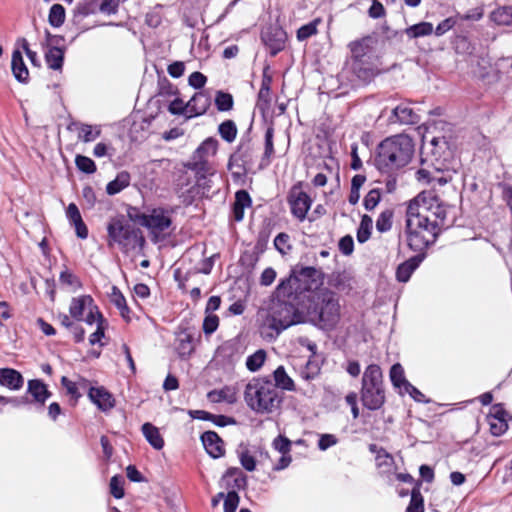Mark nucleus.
Wrapping results in <instances>:
<instances>
[{
	"label": "nucleus",
	"mask_w": 512,
	"mask_h": 512,
	"mask_svg": "<svg viewBox=\"0 0 512 512\" xmlns=\"http://www.w3.org/2000/svg\"><path fill=\"white\" fill-rule=\"evenodd\" d=\"M218 133L223 140L232 143L237 137L238 129L233 120H225L218 126Z\"/></svg>",
	"instance_id": "473e14b6"
},
{
	"label": "nucleus",
	"mask_w": 512,
	"mask_h": 512,
	"mask_svg": "<svg viewBox=\"0 0 512 512\" xmlns=\"http://www.w3.org/2000/svg\"><path fill=\"white\" fill-rule=\"evenodd\" d=\"M210 104L211 99L206 92L200 91L195 93L193 97L187 102V118L197 117L205 114L210 107Z\"/></svg>",
	"instance_id": "2eb2a0df"
},
{
	"label": "nucleus",
	"mask_w": 512,
	"mask_h": 512,
	"mask_svg": "<svg viewBox=\"0 0 512 512\" xmlns=\"http://www.w3.org/2000/svg\"><path fill=\"white\" fill-rule=\"evenodd\" d=\"M106 326H107L106 320L100 318V322L98 323L96 330L89 337V342L91 345L100 343L101 338L104 336V331H105Z\"/></svg>",
	"instance_id": "e2e57ef3"
},
{
	"label": "nucleus",
	"mask_w": 512,
	"mask_h": 512,
	"mask_svg": "<svg viewBox=\"0 0 512 512\" xmlns=\"http://www.w3.org/2000/svg\"><path fill=\"white\" fill-rule=\"evenodd\" d=\"M406 512H424L423 497L418 489H413Z\"/></svg>",
	"instance_id": "a18cd8bd"
},
{
	"label": "nucleus",
	"mask_w": 512,
	"mask_h": 512,
	"mask_svg": "<svg viewBox=\"0 0 512 512\" xmlns=\"http://www.w3.org/2000/svg\"><path fill=\"white\" fill-rule=\"evenodd\" d=\"M75 164L77 168L84 173L92 174L96 171V165L89 157L77 155L75 158Z\"/></svg>",
	"instance_id": "49530a36"
},
{
	"label": "nucleus",
	"mask_w": 512,
	"mask_h": 512,
	"mask_svg": "<svg viewBox=\"0 0 512 512\" xmlns=\"http://www.w3.org/2000/svg\"><path fill=\"white\" fill-rule=\"evenodd\" d=\"M66 216L70 223L75 226L76 234L79 238L85 239L88 236V229L82 220L80 211L74 203H70L66 210Z\"/></svg>",
	"instance_id": "b1692460"
},
{
	"label": "nucleus",
	"mask_w": 512,
	"mask_h": 512,
	"mask_svg": "<svg viewBox=\"0 0 512 512\" xmlns=\"http://www.w3.org/2000/svg\"><path fill=\"white\" fill-rule=\"evenodd\" d=\"M175 349L180 357L190 356L195 349V340L187 330H181L176 334Z\"/></svg>",
	"instance_id": "a211bd4d"
},
{
	"label": "nucleus",
	"mask_w": 512,
	"mask_h": 512,
	"mask_svg": "<svg viewBox=\"0 0 512 512\" xmlns=\"http://www.w3.org/2000/svg\"><path fill=\"white\" fill-rule=\"evenodd\" d=\"M202 443L207 453L213 458L224 455L225 449L222 439L214 431H207L201 436Z\"/></svg>",
	"instance_id": "dca6fc26"
},
{
	"label": "nucleus",
	"mask_w": 512,
	"mask_h": 512,
	"mask_svg": "<svg viewBox=\"0 0 512 512\" xmlns=\"http://www.w3.org/2000/svg\"><path fill=\"white\" fill-rule=\"evenodd\" d=\"M361 401L369 410L379 409L385 401L382 371L376 364L369 365L363 373Z\"/></svg>",
	"instance_id": "0eeeda50"
},
{
	"label": "nucleus",
	"mask_w": 512,
	"mask_h": 512,
	"mask_svg": "<svg viewBox=\"0 0 512 512\" xmlns=\"http://www.w3.org/2000/svg\"><path fill=\"white\" fill-rule=\"evenodd\" d=\"M317 23L318 21H313L301 26L297 31V39L299 41H304L315 35L317 33Z\"/></svg>",
	"instance_id": "09e8293b"
},
{
	"label": "nucleus",
	"mask_w": 512,
	"mask_h": 512,
	"mask_svg": "<svg viewBox=\"0 0 512 512\" xmlns=\"http://www.w3.org/2000/svg\"><path fill=\"white\" fill-rule=\"evenodd\" d=\"M380 201V192L377 189H372L364 198V206L367 210L374 209Z\"/></svg>",
	"instance_id": "052dcab7"
},
{
	"label": "nucleus",
	"mask_w": 512,
	"mask_h": 512,
	"mask_svg": "<svg viewBox=\"0 0 512 512\" xmlns=\"http://www.w3.org/2000/svg\"><path fill=\"white\" fill-rule=\"evenodd\" d=\"M390 121L393 123L399 122L400 124L412 125L418 123L420 117L409 104L402 103L393 109Z\"/></svg>",
	"instance_id": "f3484780"
},
{
	"label": "nucleus",
	"mask_w": 512,
	"mask_h": 512,
	"mask_svg": "<svg viewBox=\"0 0 512 512\" xmlns=\"http://www.w3.org/2000/svg\"><path fill=\"white\" fill-rule=\"evenodd\" d=\"M390 379L394 386L396 387H405L406 383H409L404 376V369L403 367L397 363L394 364L390 369Z\"/></svg>",
	"instance_id": "ea45409f"
},
{
	"label": "nucleus",
	"mask_w": 512,
	"mask_h": 512,
	"mask_svg": "<svg viewBox=\"0 0 512 512\" xmlns=\"http://www.w3.org/2000/svg\"><path fill=\"white\" fill-rule=\"evenodd\" d=\"M417 262L414 259L400 264L396 271L397 280L400 282H407L413 271L417 268Z\"/></svg>",
	"instance_id": "c9c22d12"
},
{
	"label": "nucleus",
	"mask_w": 512,
	"mask_h": 512,
	"mask_svg": "<svg viewBox=\"0 0 512 512\" xmlns=\"http://www.w3.org/2000/svg\"><path fill=\"white\" fill-rule=\"evenodd\" d=\"M129 217L146 227L153 236V241L157 242L165 236V232L170 228L172 219L170 213L162 208L153 209L149 214L133 215L129 213Z\"/></svg>",
	"instance_id": "9d476101"
},
{
	"label": "nucleus",
	"mask_w": 512,
	"mask_h": 512,
	"mask_svg": "<svg viewBox=\"0 0 512 512\" xmlns=\"http://www.w3.org/2000/svg\"><path fill=\"white\" fill-rule=\"evenodd\" d=\"M299 305L293 300L277 297L269 309V326L279 334L292 325L302 323L303 313Z\"/></svg>",
	"instance_id": "423d86ee"
},
{
	"label": "nucleus",
	"mask_w": 512,
	"mask_h": 512,
	"mask_svg": "<svg viewBox=\"0 0 512 512\" xmlns=\"http://www.w3.org/2000/svg\"><path fill=\"white\" fill-rule=\"evenodd\" d=\"M266 353L264 350H258L254 354L250 355L246 360V366L248 370L255 372L261 368L264 364Z\"/></svg>",
	"instance_id": "a19ab883"
},
{
	"label": "nucleus",
	"mask_w": 512,
	"mask_h": 512,
	"mask_svg": "<svg viewBox=\"0 0 512 512\" xmlns=\"http://www.w3.org/2000/svg\"><path fill=\"white\" fill-rule=\"evenodd\" d=\"M110 493L117 499L124 497L123 479L119 476H113L110 480Z\"/></svg>",
	"instance_id": "3c124183"
},
{
	"label": "nucleus",
	"mask_w": 512,
	"mask_h": 512,
	"mask_svg": "<svg viewBox=\"0 0 512 512\" xmlns=\"http://www.w3.org/2000/svg\"><path fill=\"white\" fill-rule=\"evenodd\" d=\"M354 242L353 238L349 235L344 236L339 241V249L345 255H350L353 252Z\"/></svg>",
	"instance_id": "774afa93"
},
{
	"label": "nucleus",
	"mask_w": 512,
	"mask_h": 512,
	"mask_svg": "<svg viewBox=\"0 0 512 512\" xmlns=\"http://www.w3.org/2000/svg\"><path fill=\"white\" fill-rule=\"evenodd\" d=\"M206 81V76L203 75L201 72L197 71L193 72L188 79L189 85L196 89L202 88L205 85Z\"/></svg>",
	"instance_id": "69168bd1"
},
{
	"label": "nucleus",
	"mask_w": 512,
	"mask_h": 512,
	"mask_svg": "<svg viewBox=\"0 0 512 512\" xmlns=\"http://www.w3.org/2000/svg\"><path fill=\"white\" fill-rule=\"evenodd\" d=\"M45 58L49 68L60 70L63 65L64 51L58 47H51L46 52Z\"/></svg>",
	"instance_id": "7c9ffc66"
},
{
	"label": "nucleus",
	"mask_w": 512,
	"mask_h": 512,
	"mask_svg": "<svg viewBox=\"0 0 512 512\" xmlns=\"http://www.w3.org/2000/svg\"><path fill=\"white\" fill-rule=\"evenodd\" d=\"M109 244L117 243L122 248H134L136 245L142 247L145 243L144 237L138 229L127 223L123 217L111 219L107 226Z\"/></svg>",
	"instance_id": "6e6552de"
},
{
	"label": "nucleus",
	"mask_w": 512,
	"mask_h": 512,
	"mask_svg": "<svg viewBox=\"0 0 512 512\" xmlns=\"http://www.w3.org/2000/svg\"><path fill=\"white\" fill-rule=\"evenodd\" d=\"M244 400L258 414H272L280 409L282 393L267 378H253L245 386Z\"/></svg>",
	"instance_id": "f257e3e1"
},
{
	"label": "nucleus",
	"mask_w": 512,
	"mask_h": 512,
	"mask_svg": "<svg viewBox=\"0 0 512 512\" xmlns=\"http://www.w3.org/2000/svg\"><path fill=\"white\" fill-rule=\"evenodd\" d=\"M168 111L173 115H188V106L187 103H184L182 99L176 98L170 103Z\"/></svg>",
	"instance_id": "6e6d98bb"
},
{
	"label": "nucleus",
	"mask_w": 512,
	"mask_h": 512,
	"mask_svg": "<svg viewBox=\"0 0 512 512\" xmlns=\"http://www.w3.org/2000/svg\"><path fill=\"white\" fill-rule=\"evenodd\" d=\"M167 71L171 77L179 78L184 74L185 65L181 61H176L168 66Z\"/></svg>",
	"instance_id": "338daca9"
},
{
	"label": "nucleus",
	"mask_w": 512,
	"mask_h": 512,
	"mask_svg": "<svg viewBox=\"0 0 512 512\" xmlns=\"http://www.w3.org/2000/svg\"><path fill=\"white\" fill-rule=\"evenodd\" d=\"M261 39L270 54L275 56L285 48L287 34L281 27L270 26L262 32Z\"/></svg>",
	"instance_id": "f8f14e48"
},
{
	"label": "nucleus",
	"mask_w": 512,
	"mask_h": 512,
	"mask_svg": "<svg viewBox=\"0 0 512 512\" xmlns=\"http://www.w3.org/2000/svg\"><path fill=\"white\" fill-rule=\"evenodd\" d=\"M372 226V218L368 215H363L357 231V240L360 243H364L370 238Z\"/></svg>",
	"instance_id": "e433bc0d"
},
{
	"label": "nucleus",
	"mask_w": 512,
	"mask_h": 512,
	"mask_svg": "<svg viewBox=\"0 0 512 512\" xmlns=\"http://www.w3.org/2000/svg\"><path fill=\"white\" fill-rule=\"evenodd\" d=\"M274 381L276 388H281L283 390L292 391L294 390V382L288 376L283 366H279L273 373Z\"/></svg>",
	"instance_id": "2f4dec72"
},
{
	"label": "nucleus",
	"mask_w": 512,
	"mask_h": 512,
	"mask_svg": "<svg viewBox=\"0 0 512 512\" xmlns=\"http://www.w3.org/2000/svg\"><path fill=\"white\" fill-rule=\"evenodd\" d=\"M141 430L145 439L154 449L161 450L163 448L164 439L156 426L147 422L142 425Z\"/></svg>",
	"instance_id": "a878e982"
},
{
	"label": "nucleus",
	"mask_w": 512,
	"mask_h": 512,
	"mask_svg": "<svg viewBox=\"0 0 512 512\" xmlns=\"http://www.w3.org/2000/svg\"><path fill=\"white\" fill-rule=\"evenodd\" d=\"M413 205L415 211L418 210L421 214H429V222L437 224V231L445 224L447 210L444 205L439 202L437 196L432 192H421L413 200L409 202Z\"/></svg>",
	"instance_id": "9b49d317"
},
{
	"label": "nucleus",
	"mask_w": 512,
	"mask_h": 512,
	"mask_svg": "<svg viewBox=\"0 0 512 512\" xmlns=\"http://www.w3.org/2000/svg\"><path fill=\"white\" fill-rule=\"evenodd\" d=\"M27 392L33 397V400L43 406L46 400L51 396L47 386L39 379L28 381Z\"/></svg>",
	"instance_id": "393cba45"
},
{
	"label": "nucleus",
	"mask_w": 512,
	"mask_h": 512,
	"mask_svg": "<svg viewBox=\"0 0 512 512\" xmlns=\"http://www.w3.org/2000/svg\"><path fill=\"white\" fill-rule=\"evenodd\" d=\"M24 378L20 372L12 368L0 369V385L10 390H20L23 387Z\"/></svg>",
	"instance_id": "aec40b11"
},
{
	"label": "nucleus",
	"mask_w": 512,
	"mask_h": 512,
	"mask_svg": "<svg viewBox=\"0 0 512 512\" xmlns=\"http://www.w3.org/2000/svg\"><path fill=\"white\" fill-rule=\"evenodd\" d=\"M94 305V301L89 295H82L79 297H74L71 300L69 306V313L71 317L74 319L81 321L84 316V312L90 310Z\"/></svg>",
	"instance_id": "412c9836"
},
{
	"label": "nucleus",
	"mask_w": 512,
	"mask_h": 512,
	"mask_svg": "<svg viewBox=\"0 0 512 512\" xmlns=\"http://www.w3.org/2000/svg\"><path fill=\"white\" fill-rule=\"evenodd\" d=\"M274 245L281 254H286L290 249L289 236L285 233L278 234L274 239Z\"/></svg>",
	"instance_id": "680f3d73"
},
{
	"label": "nucleus",
	"mask_w": 512,
	"mask_h": 512,
	"mask_svg": "<svg viewBox=\"0 0 512 512\" xmlns=\"http://www.w3.org/2000/svg\"><path fill=\"white\" fill-rule=\"evenodd\" d=\"M110 300L116 306V308L120 311L121 316L125 320L129 321L130 320V318H129L130 310L126 304V299L116 286L112 287V292L110 294Z\"/></svg>",
	"instance_id": "c756f323"
},
{
	"label": "nucleus",
	"mask_w": 512,
	"mask_h": 512,
	"mask_svg": "<svg viewBox=\"0 0 512 512\" xmlns=\"http://www.w3.org/2000/svg\"><path fill=\"white\" fill-rule=\"evenodd\" d=\"M228 391H229L228 389H223V390H219V391H217V390L211 391L208 393V398L212 402H220V401L226 400L229 403H232V402H234L235 398H234L233 394L228 396L227 395Z\"/></svg>",
	"instance_id": "bf43d9fd"
},
{
	"label": "nucleus",
	"mask_w": 512,
	"mask_h": 512,
	"mask_svg": "<svg viewBox=\"0 0 512 512\" xmlns=\"http://www.w3.org/2000/svg\"><path fill=\"white\" fill-rule=\"evenodd\" d=\"M215 105L220 112L232 110L234 105L233 96L230 93L217 91L215 96Z\"/></svg>",
	"instance_id": "f704fd0d"
},
{
	"label": "nucleus",
	"mask_w": 512,
	"mask_h": 512,
	"mask_svg": "<svg viewBox=\"0 0 512 512\" xmlns=\"http://www.w3.org/2000/svg\"><path fill=\"white\" fill-rule=\"evenodd\" d=\"M100 318L104 319L102 314L99 312L98 307L96 305H93L90 310H88V313L86 317L83 316V319L88 325L95 324L96 326L100 322Z\"/></svg>",
	"instance_id": "0e129e2a"
},
{
	"label": "nucleus",
	"mask_w": 512,
	"mask_h": 512,
	"mask_svg": "<svg viewBox=\"0 0 512 512\" xmlns=\"http://www.w3.org/2000/svg\"><path fill=\"white\" fill-rule=\"evenodd\" d=\"M392 217H393L392 211H390V210L383 211L379 215V217L376 221L377 230L381 233L389 231L392 227Z\"/></svg>",
	"instance_id": "de8ad7c7"
},
{
	"label": "nucleus",
	"mask_w": 512,
	"mask_h": 512,
	"mask_svg": "<svg viewBox=\"0 0 512 512\" xmlns=\"http://www.w3.org/2000/svg\"><path fill=\"white\" fill-rule=\"evenodd\" d=\"M219 326V318L215 314H206L203 321V331L205 334H212Z\"/></svg>",
	"instance_id": "603ef678"
},
{
	"label": "nucleus",
	"mask_w": 512,
	"mask_h": 512,
	"mask_svg": "<svg viewBox=\"0 0 512 512\" xmlns=\"http://www.w3.org/2000/svg\"><path fill=\"white\" fill-rule=\"evenodd\" d=\"M317 275L318 271L314 267L294 269L291 275L277 286L276 297L287 298L297 304H302L305 299L311 302L313 296L311 291L318 285Z\"/></svg>",
	"instance_id": "20e7f679"
},
{
	"label": "nucleus",
	"mask_w": 512,
	"mask_h": 512,
	"mask_svg": "<svg viewBox=\"0 0 512 512\" xmlns=\"http://www.w3.org/2000/svg\"><path fill=\"white\" fill-rule=\"evenodd\" d=\"M273 447L281 454H289L291 441L284 436H278L273 440Z\"/></svg>",
	"instance_id": "4d7b16f0"
},
{
	"label": "nucleus",
	"mask_w": 512,
	"mask_h": 512,
	"mask_svg": "<svg viewBox=\"0 0 512 512\" xmlns=\"http://www.w3.org/2000/svg\"><path fill=\"white\" fill-rule=\"evenodd\" d=\"M414 145L410 137L396 135L382 141L378 147L376 163L379 170L390 172L407 165L413 155Z\"/></svg>",
	"instance_id": "7ed1b4c3"
},
{
	"label": "nucleus",
	"mask_w": 512,
	"mask_h": 512,
	"mask_svg": "<svg viewBox=\"0 0 512 512\" xmlns=\"http://www.w3.org/2000/svg\"><path fill=\"white\" fill-rule=\"evenodd\" d=\"M239 459L241 465L247 470V471H254L256 468V460L255 458L250 454L248 450H243L239 453Z\"/></svg>",
	"instance_id": "5fc2aeb1"
},
{
	"label": "nucleus",
	"mask_w": 512,
	"mask_h": 512,
	"mask_svg": "<svg viewBox=\"0 0 512 512\" xmlns=\"http://www.w3.org/2000/svg\"><path fill=\"white\" fill-rule=\"evenodd\" d=\"M369 450L376 454V465L383 468L384 471H389L394 464V458L384 448L378 447L376 444H371Z\"/></svg>",
	"instance_id": "cd10ccee"
},
{
	"label": "nucleus",
	"mask_w": 512,
	"mask_h": 512,
	"mask_svg": "<svg viewBox=\"0 0 512 512\" xmlns=\"http://www.w3.org/2000/svg\"><path fill=\"white\" fill-rule=\"evenodd\" d=\"M130 184V174L126 171L120 172L116 178L106 186V192L109 195H115Z\"/></svg>",
	"instance_id": "c85d7f7f"
},
{
	"label": "nucleus",
	"mask_w": 512,
	"mask_h": 512,
	"mask_svg": "<svg viewBox=\"0 0 512 512\" xmlns=\"http://www.w3.org/2000/svg\"><path fill=\"white\" fill-rule=\"evenodd\" d=\"M100 135V129L91 125L83 124L80 127L78 137L84 142H91L98 138Z\"/></svg>",
	"instance_id": "c03bdc74"
},
{
	"label": "nucleus",
	"mask_w": 512,
	"mask_h": 512,
	"mask_svg": "<svg viewBox=\"0 0 512 512\" xmlns=\"http://www.w3.org/2000/svg\"><path fill=\"white\" fill-rule=\"evenodd\" d=\"M88 396L90 400L103 411H107L114 406L112 395L102 387H91Z\"/></svg>",
	"instance_id": "6ab92c4d"
},
{
	"label": "nucleus",
	"mask_w": 512,
	"mask_h": 512,
	"mask_svg": "<svg viewBox=\"0 0 512 512\" xmlns=\"http://www.w3.org/2000/svg\"><path fill=\"white\" fill-rule=\"evenodd\" d=\"M11 70L15 79L23 84L29 81V71L24 63L22 53L19 50H14L11 60Z\"/></svg>",
	"instance_id": "4be33fe9"
},
{
	"label": "nucleus",
	"mask_w": 512,
	"mask_h": 512,
	"mask_svg": "<svg viewBox=\"0 0 512 512\" xmlns=\"http://www.w3.org/2000/svg\"><path fill=\"white\" fill-rule=\"evenodd\" d=\"M310 197L300 189L294 187L289 195V204L292 214L303 221L306 218L307 212L311 207Z\"/></svg>",
	"instance_id": "ddd939ff"
},
{
	"label": "nucleus",
	"mask_w": 512,
	"mask_h": 512,
	"mask_svg": "<svg viewBox=\"0 0 512 512\" xmlns=\"http://www.w3.org/2000/svg\"><path fill=\"white\" fill-rule=\"evenodd\" d=\"M319 367L308 361L305 368H303L301 371H300V376L301 378H303L304 380H312V379H315L317 377V375L319 374Z\"/></svg>",
	"instance_id": "13d9d810"
},
{
	"label": "nucleus",
	"mask_w": 512,
	"mask_h": 512,
	"mask_svg": "<svg viewBox=\"0 0 512 512\" xmlns=\"http://www.w3.org/2000/svg\"><path fill=\"white\" fill-rule=\"evenodd\" d=\"M307 314L310 321L318 328L327 331L334 329L341 318L338 295L328 289L314 292L307 307Z\"/></svg>",
	"instance_id": "f03ea898"
},
{
	"label": "nucleus",
	"mask_w": 512,
	"mask_h": 512,
	"mask_svg": "<svg viewBox=\"0 0 512 512\" xmlns=\"http://www.w3.org/2000/svg\"><path fill=\"white\" fill-rule=\"evenodd\" d=\"M273 128L269 127L265 133V151L262 157V166H267L270 163V159L274 154V145H273Z\"/></svg>",
	"instance_id": "58836bf2"
},
{
	"label": "nucleus",
	"mask_w": 512,
	"mask_h": 512,
	"mask_svg": "<svg viewBox=\"0 0 512 512\" xmlns=\"http://www.w3.org/2000/svg\"><path fill=\"white\" fill-rule=\"evenodd\" d=\"M218 149V141L215 138L209 137L204 140L201 145L193 153V159L208 160L213 157Z\"/></svg>",
	"instance_id": "bb28decb"
},
{
	"label": "nucleus",
	"mask_w": 512,
	"mask_h": 512,
	"mask_svg": "<svg viewBox=\"0 0 512 512\" xmlns=\"http://www.w3.org/2000/svg\"><path fill=\"white\" fill-rule=\"evenodd\" d=\"M239 500V496L235 491L228 492L224 499V512H236Z\"/></svg>",
	"instance_id": "864d4df0"
},
{
	"label": "nucleus",
	"mask_w": 512,
	"mask_h": 512,
	"mask_svg": "<svg viewBox=\"0 0 512 512\" xmlns=\"http://www.w3.org/2000/svg\"><path fill=\"white\" fill-rule=\"evenodd\" d=\"M250 151L251 147L249 143L247 145L241 143L238 151L230 156L227 167L235 179L241 178L243 176V164L246 162L245 158L249 156Z\"/></svg>",
	"instance_id": "4468645a"
},
{
	"label": "nucleus",
	"mask_w": 512,
	"mask_h": 512,
	"mask_svg": "<svg viewBox=\"0 0 512 512\" xmlns=\"http://www.w3.org/2000/svg\"><path fill=\"white\" fill-rule=\"evenodd\" d=\"M374 43L373 37L366 36L349 44L353 59V71L362 80H369L376 74L375 69L371 65L366 66L368 64L366 58H369Z\"/></svg>",
	"instance_id": "1a4fd4ad"
},
{
	"label": "nucleus",
	"mask_w": 512,
	"mask_h": 512,
	"mask_svg": "<svg viewBox=\"0 0 512 512\" xmlns=\"http://www.w3.org/2000/svg\"><path fill=\"white\" fill-rule=\"evenodd\" d=\"M186 167L195 172L199 186L203 184L202 181L206 180L207 175L214 174V169L208 160L191 158Z\"/></svg>",
	"instance_id": "5701e85b"
},
{
	"label": "nucleus",
	"mask_w": 512,
	"mask_h": 512,
	"mask_svg": "<svg viewBox=\"0 0 512 512\" xmlns=\"http://www.w3.org/2000/svg\"><path fill=\"white\" fill-rule=\"evenodd\" d=\"M430 215L415 211L413 205L407 207L406 212V237L408 246L413 251H422L428 245L434 243L439 231L437 224L429 222Z\"/></svg>",
	"instance_id": "39448f33"
},
{
	"label": "nucleus",
	"mask_w": 512,
	"mask_h": 512,
	"mask_svg": "<svg viewBox=\"0 0 512 512\" xmlns=\"http://www.w3.org/2000/svg\"><path fill=\"white\" fill-rule=\"evenodd\" d=\"M487 420L490 426V432L494 436H500L508 429V423L506 420L495 417H487Z\"/></svg>",
	"instance_id": "79ce46f5"
},
{
	"label": "nucleus",
	"mask_w": 512,
	"mask_h": 512,
	"mask_svg": "<svg viewBox=\"0 0 512 512\" xmlns=\"http://www.w3.org/2000/svg\"><path fill=\"white\" fill-rule=\"evenodd\" d=\"M433 32V25L429 22H420L405 29L409 38L428 36Z\"/></svg>",
	"instance_id": "72a5a7b5"
},
{
	"label": "nucleus",
	"mask_w": 512,
	"mask_h": 512,
	"mask_svg": "<svg viewBox=\"0 0 512 512\" xmlns=\"http://www.w3.org/2000/svg\"><path fill=\"white\" fill-rule=\"evenodd\" d=\"M493 19L500 25L512 24V7L499 8L493 12Z\"/></svg>",
	"instance_id": "37998d69"
},
{
	"label": "nucleus",
	"mask_w": 512,
	"mask_h": 512,
	"mask_svg": "<svg viewBox=\"0 0 512 512\" xmlns=\"http://www.w3.org/2000/svg\"><path fill=\"white\" fill-rule=\"evenodd\" d=\"M48 20L53 27L61 26L65 21V9L61 4H54L50 8Z\"/></svg>",
	"instance_id": "4c0bfd02"
},
{
	"label": "nucleus",
	"mask_w": 512,
	"mask_h": 512,
	"mask_svg": "<svg viewBox=\"0 0 512 512\" xmlns=\"http://www.w3.org/2000/svg\"><path fill=\"white\" fill-rule=\"evenodd\" d=\"M59 281L62 285L72 287L73 289H77L81 286L78 278L69 270H64L61 272Z\"/></svg>",
	"instance_id": "8fccbe9b"
}]
</instances>
